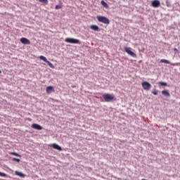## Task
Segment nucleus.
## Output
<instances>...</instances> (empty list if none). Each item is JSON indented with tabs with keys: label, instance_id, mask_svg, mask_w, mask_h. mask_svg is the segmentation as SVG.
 I'll return each mask as SVG.
<instances>
[{
	"label": "nucleus",
	"instance_id": "nucleus-1",
	"mask_svg": "<svg viewBox=\"0 0 180 180\" xmlns=\"http://www.w3.org/2000/svg\"><path fill=\"white\" fill-rule=\"evenodd\" d=\"M96 19L101 22L104 23V25H109L110 23V21L109 20V18L102 16V15H97Z\"/></svg>",
	"mask_w": 180,
	"mask_h": 180
},
{
	"label": "nucleus",
	"instance_id": "nucleus-2",
	"mask_svg": "<svg viewBox=\"0 0 180 180\" xmlns=\"http://www.w3.org/2000/svg\"><path fill=\"white\" fill-rule=\"evenodd\" d=\"M103 98L104 99L105 102H112L113 99H115V96L113 94H103Z\"/></svg>",
	"mask_w": 180,
	"mask_h": 180
},
{
	"label": "nucleus",
	"instance_id": "nucleus-3",
	"mask_svg": "<svg viewBox=\"0 0 180 180\" xmlns=\"http://www.w3.org/2000/svg\"><path fill=\"white\" fill-rule=\"evenodd\" d=\"M66 43H71V44H78L79 43V40L74 38H66L65 39Z\"/></svg>",
	"mask_w": 180,
	"mask_h": 180
},
{
	"label": "nucleus",
	"instance_id": "nucleus-4",
	"mask_svg": "<svg viewBox=\"0 0 180 180\" xmlns=\"http://www.w3.org/2000/svg\"><path fill=\"white\" fill-rule=\"evenodd\" d=\"M141 85L144 91H150V89H151V84L148 82H142Z\"/></svg>",
	"mask_w": 180,
	"mask_h": 180
},
{
	"label": "nucleus",
	"instance_id": "nucleus-5",
	"mask_svg": "<svg viewBox=\"0 0 180 180\" xmlns=\"http://www.w3.org/2000/svg\"><path fill=\"white\" fill-rule=\"evenodd\" d=\"M124 51L126 53H127V54L131 56V57H134V58L137 57V55H136V53H134L133 51H131V48L125 47L124 48Z\"/></svg>",
	"mask_w": 180,
	"mask_h": 180
},
{
	"label": "nucleus",
	"instance_id": "nucleus-6",
	"mask_svg": "<svg viewBox=\"0 0 180 180\" xmlns=\"http://www.w3.org/2000/svg\"><path fill=\"white\" fill-rule=\"evenodd\" d=\"M151 5L153 8H158L161 5V3L158 0H153Z\"/></svg>",
	"mask_w": 180,
	"mask_h": 180
},
{
	"label": "nucleus",
	"instance_id": "nucleus-7",
	"mask_svg": "<svg viewBox=\"0 0 180 180\" xmlns=\"http://www.w3.org/2000/svg\"><path fill=\"white\" fill-rule=\"evenodd\" d=\"M20 41L22 44H30V41L27 38L22 37L20 39Z\"/></svg>",
	"mask_w": 180,
	"mask_h": 180
},
{
	"label": "nucleus",
	"instance_id": "nucleus-8",
	"mask_svg": "<svg viewBox=\"0 0 180 180\" xmlns=\"http://www.w3.org/2000/svg\"><path fill=\"white\" fill-rule=\"evenodd\" d=\"M32 129H35V130H41V129H43V127H41V126H40L39 124H33L32 125Z\"/></svg>",
	"mask_w": 180,
	"mask_h": 180
},
{
	"label": "nucleus",
	"instance_id": "nucleus-9",
	"mask_svg": "<svg viewBox=\"0 0 180 180\" xmlns=\"http://www.w3.org/2000/svg\"><path fill=\"white\" fill-rule=\"evenodd\" d=\"M52 92H54V87L49 86L46 87V93L47 94H51Z\"/></svg>",
	"mask_w": 180,
	"mask_h": 180
},
{
	"label": "nucleus",
	"instance_id": "nucleus-10",
	"mask_svg": "<svg viewBox=\"0 0 180 180\" xmlns=\"http://www.w3.org/2000/svg\"><path fill=\"white\" fill-rule=\"evenodd\" d=\"M90 29L94 30V32H99V27L98 25H92L90 26Z\"/></svg>",
	"mask_w": 180,
	"mask_h": 180
},
{
	"label": "nucleus",
	"instance_id": "nucleus-11",
	"mask_svg": "<svg viewBox=\"0 0 180 180\" xmlns=\"http://www.w3.org/2000/svg\"><path fill=\"white\" fill-rule=\"evenodd\" d=\"M15 175H18V176H20L21 178H25V176H26V174H25L20 172L15 171Z\"/></svg>",
	"mask_w": 180,
	"mask_h": 180
},
{
	"label": "nucleus",
	"instance_id": "nucleus-12",
	"mask_svg": "<svg viewBox=\"0 0 180 180\" xmlns=\"http://www.w3.org/2000/svg\"><path fill=\"white\" fill-rule=\"evenodd\" d=\"M53 148H55V150H58L59 151H61L63 149L60 146L57 145V143H53L52 145Z\"/></svg>",
	"mask_w": 180,
	"mask_h": 180
},
{
	"label": "nucleus",
	"instance_id": "nucleus-13",
	"mask_svg": "<svg viewBox=\"0 0 180 180\" xmlns=\"http://www.w3.org/2000/svg\"><path fill=\"white\" fill-rule=\"evenodd\" d=\"M101 5L102 6H103V8H105V9L109 8V6L108 5V4L103 0L101 1Z\"/></svg>",
	"mask_w": 180,
	"mask_h": 180
},
{
	"label": "nucleus",
	"instance_id": "nucleus-14",
	"mask_svg": "<svg viewBox=\"0 0 180 180\" xmlns=\"http://www.w3.org/2000/svg\"><path fill=\"white\" fill-rule=\"evenodd\" d=\"M162 94L164 95V96H169V92H168L167 90L162 91Z\"/></svg>",
	"mask_w": 180,
	"mask_h": 180
},
{
	"label": "nucleus",
	"instance_id": "nucleus-15",
	"mask_svg": "<svg viewBox=\"0 0 180 180\" xmlns=\"http://www.w3.org/2000/svg\"><path fill=\"white\" fill-rule=\"evenodd\" d=\"M39 58L41 59V60H42V61H44V63H47V58H46V57H44V56H39Z\"/></svg>",
	"mask_w": 180,
	"mask_h": 180
},
{
	"label": "nucleus",
	"instance_id": "nucleus-16",
	"mask_svg": "<svg viewBox=\"0 0 180 180\" xmlns=\"http://www.w3.org/2000/svg\"><path fill=\"white\" fill-rule=\"evenodd\" d=\"M11 155H15V157H20V155L19 153H15V152H11L10 153Z\"/></svg>",
	"mask_w": 180,
	"mask_h": 180
},
{
	"label": "nucleus",
	"instance_id": "nucleus-17",
	"mask_svg": "<svg viewBox=\"0 0 180 180\" xmlns=\"http://www.w3.org/2000/svg\"><path fill=\"white\" fill-rule=\"evenodd\" d=\"M160 63H164L165 64H169V61L166 59H161Z\"/></svg>",
	"mask_w": 180,
	"mask_h": 180
},
{
	"label": "nucleus",
	"instance_id": "nucleus-18",
	"mask_svg": "<svg viewBox=\"0 0 180 180\" xmlns=\"http://www.w3.org/2000/svg\"><path fill=\"white\" fill-rule=\"evenodd\" d=\"M46 63L50 67V68H54V65H53V63H51L50 61H46Z\"/></svg>",
	"mask_w": 180,
	"mask_h": 180
},
{
	"label": "nucleus",
	"instance_id": "nucleus-19",
	"mask_svg": "<svg viewBox=\"0 0 180 180\" xmlns=\"http://www.w3.org/2000/svg\"><path fill=\"white\" fill-rule=\"evenodd\" d=\"M41 4H49V0H39Z\"/></svg>",
	"mask_w": 180,
	"mask_h": 180
},
{
	"label": "nucleus",
	"instance_id": "nucleus-20",
	"mask_svg": "<svg viewBox=\"0 0 180 180\" xmlns=\"http://www.w3.org/2000/svg\"><path fill=\"white\" fill-rule=\"evenodd\" d=\"M159 84L161 85L162 86H167V83L164 82H160Z\"/></svg>",
	"mask_w": 180,
	"mask_h": 180
},
{
	"label": "nucleus",
	"instance_id": "nucleus-21",
	"mask_svg": "<svg viewBox=\"0 0 180 180\" xmlns=\"http://www.w3.org/2000/svg\"><path fill=\"white\" fill-rule=\"evenodd\" d=\"M0 176L6 177V176H8V175L5 173H2L0 172Z\"/></svg>",
	"mask_w": 180,
	"mask_h": 180
},
{
	"label": "nucleus",
	"instance_id": "nucleus-22",
	"mask_svg": "<svg viewBox=\"0 0 180 180\" xmlns=\"http://www.w3.org/2000/svg\"><path fill=\"white\" fill-rule=\"evenodd\" d=\"M13 161H16V162H20V159H18L16 158H13Z\"/></svg>",
	"mask_w": 180,
	"mask_h": 180
},
{
	"label": "nucleus",
	"instance_id": "nucleus-23",
	"mask_svg": "<svg viewBox=\"0 0 180 180\" xmlns=\"http://www.w3.org/2000/svg\"><path fill=\"white\" fill-rule=\"evenodd\" d=\"M61 8H63L61 6H59V5H56L55 8L56 9H61Z\"/></svg>",
	"mask_w": 180,
	"mask_h": 180
},
{
	"label": "nucleus",
	"instance_id": "nucleus-24",
	"mask_svg": "<svg viewBox=\"0 0 180 180\" xmlns=\"http://www.w3.org/2000/svg\"><path fill=\"white\" fill-rule=\"evenodd\" d=\"M152 94H153V95H157V94H158L157 90H153V91H152Z\"/></svg>",
	"mask_w": 180,
	"mask_h": 180
},
{
	"label": "nucleus",
	"instance_id": "nucleus-25",
	"mask_svg": "<svg viewBox=\"0 0 180 180\" xmlns=\"http://www.w3.org/2000/svg\"><path fill=\"white\" fill-rule=\"evenodd\" d=\"M174 51H176V53H179V51H178V49L176 48L174 49Z\"/></svg>",
	"mask_w": 180,
	"mask_h": 180
},
{
	"label": "nucleus",
	"instance_id": "nucleus-26",
	"mask_svg": "<svg viewBox=\"0 0 180 180\" xmlns=\"http://www.w3.org/2000/svg\"><path fill=\"white\" fill-rule=\"evenodd\" d=\"M172 65H180V63H174L172 64Z\"/></svg>",
	"mask_w": 180,
	"mask_h": 180
},
{
	"label": "nucleus",
	"instance_id": "nucleus-27",
	"mask_svg": "<svg viewBox=\"0 0 180 180\" xmlns=\"http://www.w3.org/2000/svg\"><path fill=\"white\" fill-rule=\"evenodd\" d=\"M2 72L0 70V74Z\"/></svg>",
	"mask_w": 180,
	"mask_h": 180
}]
</instances>
